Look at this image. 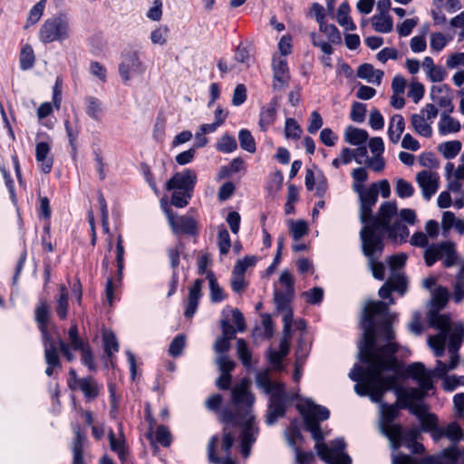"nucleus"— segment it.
Listing matches in <instances>:
<instances>
[{"instance_id":"64","label":"nucleus","mask_w":464,"mask_h":464,"mask_svg":"<svg viewBox=\"0 0 464 464\" xmlns=\"http://www.w3.org/2000/svg\"><path fill=\"white\" fill-rule=\"evenodd\" d=\"M453 301L457 304L464 300V279L462 276H459L453 285Z\"/></svg>"},{"instance_id":"10","label":"nucleus","mask_w":464,"mask_h":464,"mask_svg":"<svg viewBox=\"0 0 464 464\" xmlns=\"http://www.w3.org/2000/svg\"><path fill=\"white\" fill-rule=\"evenodd\" d=\"M407 373L416 380L420 385V388L408 390L411 401L423 400L427 392L434 388L433 381L426 373L425 365L422 362H413L407 367Z\"/></svg>"},{"instance_id":"6","label":"nucleus","mask_w":464,"mask_h":464,"mask_svg":"<svg viewBox=\"0 0 464 464\" xmlns=\"http://www.w3.org/2000/svg\"><path fill=\"white\" fill-rule=\"evenodd\" d=\"M398 208L395 201H385L381 204L375 216L368 221V225H374V227L388 234L393 240L405 241L409 237L407 226L398 218Z\"/></svg>"},{"instance_id":"22","label":"nucleus","mask_w":464,"mask_h":464,"mask_svg":"<svg viewBox=\"0 0 464 464\" xmlns=\"http://www.w3.org/2000/svg\"><path fill=\"white\" fill-rule=\"evenodd\" d=\"M435 441L440 440L442 438H447L453 444H457L464 439V432L456 421H452L446 426H440V430L436 431Z\"/></svg>"},{"instance_id":"1","label":"nucleus","mask_w":464,"mask_h":464,"mask_svg":"<svg viewBox=\"0 0 464 464\" xmlns=\"http://www.w3.org/2000/svg\"><path fill=\"white\" fill-rule=\"evenodd\" d=\"M393 304L392 295L388 302L368 301L361 315L362 334L358 343V357L361 362H372L368 372L375 380L382 370L395 369L397 365L398 344L392 342L395 337L392 324L397 314L389 311V305Z\"/></svg>"},{"instance_id":"18","label":"nucleus","mask_w":464,"mask_h":464,"mask_svg":"<svg viewBox=\"0 0 464 464\" xmlns=\"http://www.w3.org/2000/svg\"><path fill=\"white\" fill-rule=\"evenodd\" d=\"M438 179V174L430 170H422L417 174V183L421 188L422 196L426 200H430L437 192L439 188Z\"/></svg>"},{"instance_id":"25","label":"nucleus","mask_w":464,"mask_h":464,"mask_svg":"<svg viewBox=\"0 0 464 464\" xmlns=\"http://www.w3.org/2000/svg\"><path fill=\"white\" fill-rule=\"evenodd\" d=\"M72 389H80L87 399H95L99 395V386L92 376L81 378L77 381V385L72 386Z\"/></svg>"},{"instance_id":"62","label":"nucleus","mask_w":464,"mask_h":464,"mask_svg":"<svg viewBox=\"0 0 464 464\" xmlns=\"http://www.w3.org/2000/svg\"><path fill=\"white\" fill-rule=\"evenodd\" d=\"M185 336L183 334L177 335L170 343L169 353L171 356L177 357L182 353L185 346Z\"/></svg>"},{"instance_id":"4","label":"nucleus","mask_w":464,"mask_h":464,"mask_svg":"<svg viewBox=\"0 0 464 464\" xmlns=\"http://www.w3.org/2000/svg\"><path fill=\"white\" fill-rule=\"evenodd\" d=\"M298 409L304 417L306 430L311 432L313 439L317 442L315 448L319 457L324 461L331 463L334 459V453L332 449H329L326 444L321 443L324 436L319 425L320 421L326 420L329 418V410L314 403L310 400H306L303 404L299 405Z\"/></svg>"},{"instance_id":"36","label":"nucleus","mask_w":464,"mask_h":464,"mask_svg":"<svg viewBox=\"0 0 464 464\" xmlns=\"http://www.w3.org/2000/svg\"><path fill=\"white\" fill-rule=\"evenodd\" d=\"M350 5L347 2L342 3L337 10V22L346 30L353 31L356 29L355 24L349 15Z\"/></svg>"},{"instance_id":"12","label":"nucleus","mask_w":464,"mask_h":464,"mask_svg":"<svg viewBox=\"0 0 464 464\" xmlns=\"http://www.w3.org/2000/svg\"><path fill=\"white\" fill-rule=\"evenodd\" d=\"M68 340L71 343L72 349L78 351L82 355V362L88 367L90 371L95 370L94 358L89 343L84 342L79 335L78 326L72 323L68 331Z\"/></svg>"},{"instance_id":"59","label":"nucleus","mask_w":464,"mask_h":464,"mask_svg":"<svg viewBox=\"0 0 464 464\" xmlns=\"http://www.w3.org/2000/svg\"><path fill=\"white\" fill-rule=\"evenodd\" d=\"M366 105L361 102H353L351 109L350 118L354 122H363L365 120Z\"/></svg>"},{"instance_id":"45","label":"nucleus","mask_w":464,"mask_h":464,"mask_svg":"<svg viewBox=\"0 0 464 464\" xmlns=\"http://www.w3.org/2000/svg\"><path fill=\"white\" fill-rule=\"evenodd\" d=\"M238 140L241 149L250 153H254L256 151V141L248 130H241L238 133Z\"/></svg>"},{"instance_id":"26","label":"nucleus","mask_w":464,"mask_h":464,"mask_svg":"<svg viewBox=\"0 0 464 464\" xmlns=\"http://www.w3.org/2000/svg\"><path fill=\"white\" fill-rule=\"evenodd\" d=\"M368 138V132L362 129L348 126L344 130V141L353 146H361L364 144Z\"/></svg>"},{"instance_id":"41","label":"nucleus","mask_w":464,"mask_h":464,"mask_svg":"<svg viewBox=\"0 0 464 464\" xmlns=\"http://www.w3.org/2000/svg\"><path fill=\"white\" fill-rule=\"evenodd\" d=\"M294 295L295 293H290L289 291H280L276 289L274 292V301L276 309L278 311L287 310Z\"/></svg>"},{"instance_id":"40","label":"nucleus","mask_w":464,"mask_h":464,"mask_svg":"<svg viewBox=\"0 0 464 464\" xmlns=\"http://www.w3.org/2000/svg\"><path fill=\"white\" fill-rule=\"evenodd\" d=\"M207 279L209 282L210 288V299L213 303L221 302L226 298V295L224 294L222 288L219 286L215 275L212 271H208L207 275Z\"/></svg>"},{"instance_id":"48","label":"nucleus","mask_w":464,"mask_h":464,"mask_svg":"<svg viewBox=\"0 0 464 464\" xmlns=\"http://www.w3.org/2000/svg\"><path fill=\"white\" fill-rule=\"evenodd\" d=\"M237 356L240 359L242 364L246 368H249L251 366V353L247 348V344L246 341L242 338L237 340Z\"/></svg>"},{"instance_id":"29","label":"nucleus","mask_w":464,"mask_h":464,"mask_svg":"<svg viewBox=\"0 0 464 464\" xmlns=\"http://www.w3.org/2000/svg\"><path fill=\"white\" fill-rule=\"evenodd\" d=\"M405 129V121L403 117L401 114H395L391 118L389 128H388V136L390 141L393 144L399 142L401 136Z\"/></svg>"},{"instance_id":"11","label":"nucleus","mask_w":464,"mask_h":464,"mask_svg":"<svg viewBox=\"0 0 464 464\" xmlns=\"http://www.w3.org/2000/svg\"><path fill=\"white\" fill-rule=\"evenodd\" d=\"M353 191L359 198V218L361 223H366L372 218V208L378 200L377 183H372L368 188L363 185L353 186Z\"/></svg>"},{"instance_id":"13","label":"nucleus","mask_w":464,"mask_h":464,"mask_svg":"<svg viewBox=\"0 0 464 464\" xmlns=\"http://www.w3.org/2000/svg\"><path fill=\"white\" fill-rule=\"evenodd\" d=\"M145 70L146 66L136 51H128L122 54L119 73L124 82L130 81L134 74H142Z\"/></svg>"},{"instance_id":"7","label":"nucleus","mask_w":464,"mask_h":464,"mask_svg":"<svg viewBox=\"0 0 464 464\" xmlns=\"http://www.w3.org/2000/svg\"><path fill=\"white\" fill-rule=\"evenodd\" d=\"M71 33L69 15L60 13L44 22L39 31V39L44 44L63 42L71 36Z\"/></svg>"},{"instance_id":"49","label":"nucleus","mask_w":464,"mask_h":464,"mask_svg":"<svg viewBox=\"0 0 464 464\" xmlns=\"http://www.w3.org/2000/svg\"><path fill=\"white\" fill-rule=\"evenodd\" d=\"M34 64V54L33 48L26 44L24 45L20 53V67L22 70L31 69Z\"/></svg>"},{"instance_id":"61","label":"nucleus","mask_w":464,"mask_h":464,"mask_svg":"<svg viewBox=\"0 0 464 464\" xmlns=\"http://www.w3.org/2000/svg\"><path fill=\"white\" fill-rule=\"evenodd\" d=\"M155 436L157 442L161 446L169 447L171 444V433L166 426H158Z\"/></svg>"},{"instance_id":"50","label":"nucleus","mask_w":464,"mask_h":464,"mask_svg":"<svg viewBox=\"0 0 464 464\" xmlns=\"http://www.w3.org/2000/svg\"><path fill=\"white\" fill-rule=\"evenodd\" d=\"M237 144L236 139L228 134H224L217 143V150L224 153H231L236 150Z\"/></svg>"},{"instance_id":"58","label":"nucleus","mask_w":464,"mask_h":464,"mask_svg":"<svg viewBox=\"0 0 464 464\" xmlns=\"http://www.w3.org/2000/svg\"><path fill=\"white\" fill-rule=\"evenodd\" d=\"M290 232L294 240L297 241L307 234V224L304 220L292 221Z\"/></svg>"},{"instance_id":"39","label":"nucleus","mask_w":464,"mask_h":464,"mask_svg":"<svg viewBox=\"0 0 464 464\" xmlns=\"http://www.w3.org/2000/svg\"><path fill=\"white\" fill-rule=\"evenodd\" d=\"M387 283L392 291L398 292L401 295H403L407 291V279L401 272L392 273Z\"/></svg>"},{"instance_id":"14","label":"nucleus","mask_w":464,"mask_h":464,"mask_svg":"<svg viewBox=\"0 0 464 464\" xmlns=\"http://www.w3.org/2000/svg\"><path fill=\"white\" fill-rule=\"evenodd\" d=\"M232 315V319L234 320L237 330L238 332H244L246 329L245 318L243 314L237 310L233 309L229 306L225 307L222 310L223 319L221 320V329H222V336L223 338H227V340H232L235 338L236 330L233 325L228 322L229 315Z\"/></svg>"},{"instance_id":"31","label":"nucleus","mask_w":464,"mask_h":464,"mask_svg":"<svg viewBox=\"0 0 464 464\" xmlns=\"http://www.w3.org/2000/svg\"><path fill=\"white\" fill-rule=\"evenodd\" d=\"M218 442V437L217 435L212 436L207 446L208 459L212 464H237L234 459L227 456L220 458L216 454V447Z\"/></svg>"},{"instance_id":"55","label":"nucleus","mask_w":464,"mask_h":464,"mask_svg":"<svg viewBox=\"0 0 464 464\" xmlns=\"http://www.w3.org/2000/svg\"><path fill=\"white\" fill-rule=\"evenodd\" d=\"M49 316V306L46 303H42L39 306H37L35 309V320L38 324L39 329L47 327Z\"/></svg>"},{"instance_id":"23","label":"nucleus","mask_w":464,"mask_h":464,"mask_svg":"<svg viewBox=\"0 0 464 464\" xmlns=\"http://www.w3.org/2000/svg\"><path fill=\"white\" fill-rule=\"evenodd\" d=\"M278 105V99L275 97L266 107L262 108L260 111L259 126L263 130H266L268 127L275 122Z\"/></svg>"},{"instance_id":"51","label":"nucleus","mask_w":464,"mask_h":464,"mask_svg":"<svg viewBox=\"0 0 464 464\" xmlns=\"http://www.w3.org/2000/svg\"><path fill=\"white\" fill-rule=\"evenodd\" d=\"M257 258L256 256H246L242 259H239L236 262L233 274L244 275L247 268L252 267L256 265Z\"/></svg>"},{"instance_id":"35","label":"nucleus","mask_w":464,"mask_h":464,"mask_svg":"<svg viewBox=\"0 0 464 464\" xmlns=\"http://www.w3.org/2000/svg\"><path fill=\"white\" fill-rule=\"evenodd\" d=\"M449 113L450 112H443L439 123V130L442 135L458 132L461 127L459 121L450 117Z\"/></svg>"},{"instance_id":"52","label":"nucleus","mask_w":464,"mask_h":464,"mask_svg":"<svg viewBox=\"0 0 464 464\" xmlns=\"http://www.w3.org/2000/svg\"><path fill=\"white\" fill-rule=\"evenodd\" d=\"M395 192L399 198H406L414 194V188L409 181L398 179L395 183Z\"/></svg>"},{"instance_id":"60","label":"nucleus","mask_w":464,"mask_h":464,"mask_svg":"<svg viewBox=\"0 0 464 464\" xmlns=\"http://www.w3.org/2000/svg\"><path fill=\"white\" fill-rule=\"evenodd\" d=\"M218 247L219 252L221 255H226L228 253L230 246H231V241H230V236L228 231L226 228H220L218 231Z\"/></svg>"},{"instance_id":"15","label":"nucleus","mask_w":464,"mask_h":464,"mask_svg":"<svg viewBox=\"0 0 464 464\" xmlns=\"http://www.w3.org/2000/svg\"><path fill=\"white\" fill-rule=\"evenodd\" d=\"M197 173L191 169H186L176 172L166 183V189L170 191L172 188L184 189L193 192L197 183Z\"/></svg>"},{"instance_id":"8","label":"nucleus","mask_w":464,"mask_h":464,"mask_svg":"<svg viewBox=\"0 0 464 464\" xmlns=\"http://www.w3.org/2000/svg\"><path fill=\"white\" fill-rule=\"evenodd\" d=\"M379 403L381 411V431L389 440L391 447L396 450L401 447L403 431L400 424L393 423V420L399 415V406L397 403L392 405L382 401Z\"/></svg>"},{"instance_id":"2","label":"nucleus","mask_w":464,"mask_h":464,"mask_svg":"<svg viewBox=\"0 0 464 464\" xmlns=\"http://www.w3.org/2000/svg\"><path fill=\"white\" fill-rule=\"evenodd\" d=\"M250 381L243 378L231 390V409L226 407L220 413V420L225 424L223 429L222 450L228 454L233 447L235 437L228 426L242 429L240 434V452L246 459L250 456L251 448L256 440L258 428L255 424L252 412L255 396L249 391Z\"/></svg>"},{"instance_id":"5","label":"nucleus","mask_w":464,"mask_h":464,"mask_svg":"<svg viewBox=\"0 0 464 464\" xmlns=\"http://www.w3.org/2000/svg\"><path fill=\"white\" fill-rule=\"evenodd\" d=\"M256 382L258 388L270 396L266 414V423L273 425L279 418L285 416L286 405L289 402L285 385L282 382H273L267 371L257 372Z\"/></svg>"},{"instance_id":"3","label":"nucleus","mask_w":464,"mask_h":464,"mask_svg":"<svg viewBox=\"0 0 464 464\" xmlns=\"http://www.w3.org/2000/svg\"><path fill=\"white\" fill-rule=\"evenodd\" d=\"M362 363L366 365L365 368L355 364L349 373L350 379L356 382L354 392L359 396H368L372 401L381 402L384 393L388 390H393L401 408L408 409L411 406L408 390L398 386L401 378V366L398 361L395 369L382 370L376 380L368 372L372 362Z\"/></svg>"},{"instance_id":"30","label":"nucleus","mask_w":464,"mask_h":464,"mask_svg":"<svg viewBox=\"0 0 464 464\" xmlns=\"http://www.w3.org/2000/svg\"><path fill=\"white\" fill-rule=\"evenodd\" d=\"M458 363L459 362L455 355L451 358L450 357V362L448 363L440 360H437L435 368L430 371L426 370V373L430 376L431 380L433 377L442 378L448 373V372L455 369Z\"/></svg>"},{"instance_id":"19","label":"nucleus","mask_w":464,"mask_h":464,"mask_svg":"<svg viewBox=\"0 0 464 464\" xmlns=\"http://www.w3.org/2000/svg\"><path fill=\"white\" fill-rule=\"evenodd\" d=\"M430 98L440 107L446 109L444 112H452L454 106L452 104V94L450 89L443 84L432 86L430 90Z\"/></svg>"},{"instance_id":"9","label":"nucleus","mask_w":464,"mask_h":464,"mask_svg":"<svg viewBox=\"0 0 464 464\" xmlns=\"http://www.w3.org/2000/svg\"><path fill=\"white\" fill-rule=\"evenodd\" d=\"M363 226L360 231L361 249L367 260L380 259L384 250L385 232L368 225Z\"/></svg>"},{"instance_id":"57","label":"nucleus","mask_w":464,"mask_h":464,"mask_svg":"<svg viewBox=\"0 0 464 464\" xmlns=\"http://www.w3.org/2000/svg\"><path fill=\"white\" fill-rule=\"evenodd\" d=\"M45 7V0H40L37 4H35L33 8L30 10L27 24L25 27H28L30 24H34L37 23L43 15L44 10Z\"/></svg>"},{"instance_id":"17","label":"nucleus","mask_w":464,"mask_h":464,"mask_svg":"<svg viewBox=\"0 0 464 464\" xmlns=\"http://www.w3.org/2000/svg\"><path fill=\"white\" fill-rule=\"evenodd\" d=\"M164 212L174 233L196 234L197 226L194 218L187 216L176 217L169 207L164 208Z\"/></svg>"},{"instance_id":"28","label":"nucleus","mask_w":464,"mask_h":464,"mask_svg":"<svg viewBox=\"0 0 464 464\" xmlns=\"http://www.w3.org/2000/svg\"><path fill=\"white\" fill-rule=\"evenodd\" d=\"M428 317L430 326L440 330V334H448L450 330V321L448 315L440 314L439 311L436 310H430Z\"/></svg>"},{"instance_id":"56","label":"nucleus","mask_w":464,"mask_h":464,"mask_svg":"<svg viewBox=\"0 0 464 464\" xmlns=\"http://www.w3.org/2000/svg\"><path fill=\"white\" fill-rule=\"evenodd\" d=\"M108 437L111 450L116 452L119 458L123 461L125 458L124 440L121 439H117L112 430L109 432Z\"/></svg>"},{"instance_id":"27","label":"nucleus","mask_w":464,"mask_h":464,"mask_svg":"<svg viewBox=\"0 0 464 464\" xmlns=\"http://www.w3.org/2000/svg\"><path fill=\"white\" fill-rule=\"evenodd\" d=\"M357 76L361 79L366 80L368 82L380 85L383 76V72L375 70L370 63H363L359 66L357 70Z\"/></svg>"},{"instance_id":"33","label":"nucleus","mask_w":464,"mask_h":464,"mask_svg":"<svg viewBox=\"0 0 464 464\" xmlns=\"http://www.w3.org/2000/svg\"><path fill=\"white\" fill-rule=\"evenodd\" d=\"M411 123L414 130L420 136L430 138L432 135L430 124L426 121L423 114H412Z\"/></svg>"},{"instance_id":"54","label":"nucleus","mask_w":464,"mask_h":464,"mask_svg":"<svg viewBox=\"0 0 464 464\" xmlns=\"http://www.w3.org/2000/svg\"><path fill=\"white\" fill-rule=\"evenodd\" d=\"M103 344L106 354L111 357L114 353L119 351L118 341L111 332H106L103 334Z\"/></svg>"},{"instance_id":"44","label":"nucleus","mask_w":464,"mask_h":464,"mask_svg":"<svg viewBox=\"0 0 464 464\" xmlns=\"http://www.w3.org/2000/svg\"><path fill=\"white\" fill-rule=\"evenodd\" d=\"M462 144L459 140L447 141L440 145V150L447 160L455 158L461 150Z\"/></svg>"},{"instance_id":"16","label":"nucleus","mask_w":464,"mask_h":464,"mask_svg":"<svg viewBox=\"0 0 464 464\" xmlns=\"http://www.w3.org/2000/svg\"><path fill=\"white\" fill-rule=\"evenodd\" d=\"M273 68V89L280 91L288 86L290 73L287 60L285 57L275 55L272 63Z\"/></svg>"},{"instance_id":"42","label":"nucleus","mask_w":464,"mask_h":464,"mask_svg":"<svg viewBox=\"0 0 464 464\" xmlns=\"http://www.w3.org/2000/svg\"><path fill=\"white\" fill-rule=\"evenodd\" d=\"M420 425L424 431H430L431 433L432 439L436 440V430H440V427L438 426V418L435 414L428 413L424 414L420 419Z\"/></svg>"},{"instance_id":"24","label":"nucleus","mask_w":464,"mask_h":464,"mask_svg":"<svg viewBox=\"0 0 464 464\" xmlns=\"http://www.w3.org/2000/svg\"><path fill=\"white\" fill-rule=\"evenodd\" d=\"M451 250V246L443 242L429 247L424 254L425 263L428 266H431L435 262L440 259L444 254H449Z\"/></svg>"},{"instance_id":"20","label":"nucleus","mask_w":464,"mask_h":464,"mask_svg":"<svg viewBox=\"0 0 464 464\" xmlns=\"http://www.w3.org/2000/svg\"><path fill=\"white\" fill-rule=\"evenodd\" d=\"M51 146L45 141H40L35 147V159L40 169L48 174L51 172L53 165V159L50 155Z\"/></svg>"},{"instance_id":"37","label":"nucleus","mask_w":464,"mask_h":464,"mask_svg":"<svg viewBox=\"0 0 464 464\" xmlns=\"http://www.w3.org/2000/svg\"><path fill=\"white\" fill-rule=\"evenodd\" d=\"M449 300V291L444 286H438L432 294V310L440 311L445 307Z\"/></svg>"},{"instance_id":"46","label":"nucleus","mask_w":464,"mask_h":464,"mask_svg":"<svg viewBox=\"0 0 464 464\" xmlns=\"http://www.w3.org/2000/svg\"><path fill=\"white\" fill-rule=\"evenodd\" d=\"M42 334V342L44 348V355L46 354H59L57 343L53 336L48 332L47 327L39 329Z\"/></svg>"},{"instance_id":"21","label":"nucleus","mask_w":464,"mask_h":464,"mask_svg":"<svg viewBox=\"0 0 464 464\" xmlns=\"http://www.w3.org/2000/svg\"><path fill=\"white\" fill-rule=\"evenodd\" d=\"M203 280L196 279L189 287L188 302L184 315L186 318H191L197 312L199 299L201 298Z\"/></svg>"},{"instance_id":"53","label":"nucleus","mask_w":464,"mask_h":464,"mask_svg":"<svg viewBox=\"0 0 464 464\" xmlns=\"http://www.w3.org/2000/svg\"><path fill=\"white\" fill-rule=\"evenodd\" d=\"M285 137L292 140H298L302 134L301 126L294 118H287L285 126Z\"/></svg>"},{"instance_id":"47","label":"nucleus","mask_w":464,"mask_h":464,"mask_svg":"<svg viewBox=\"0 0 464 464\" xmlns=\"http://www.w3.org/2000/svg\"><path fill=\"white\" fill-rule=\"evenodd\" d=\"M68 312V293L64 285H61L60 294L57 298L56 313L60 319L63 320Z\"/></svg>"},{"instance_id":"32","label":"nucleus","mask_w":464,"mask_h":464,"mask_svg":"<svg viewBox=\"0 0 464 464\" xmlns=\"http://www.w3.org/2000/svg\"><path fill=\"white\" fill-rule=\"evenodd\" d=\"M372 24L376 32L387 34L392 30L393 21L389 14H378L372 16Z\"/></svg>"},{"instance_id":"38","label":"nucleus","mask_w":464,"mask_h":464,"mask_svg":"<svg viewBox=\"0 0 464 464\" xmlns=\"http://www.w3.org/2000/svg\"><path fill=\"white\" fill-rule=\"evenodd\" d=\"M170 191H173L170 203L176 208H182L188 206L193 196V192L184 189L172 188Z\"/></svg>"},{"instance_id":"43","label":"nucleus","mask_w":464,"mask_h":464,"mask_svg":"<svg viewBox=\"0 0 464 464\" xmlns=\"http://www.w3.org/2000/svg\"><path fill=\"white\" fill-rule=\"evenodd\" d=\"M408 448L413 454H422L424 452V446L416 441L415 433L413 431L409 432L408 434H404L402 431V444Z\"/></svg>"},{"instance_id":"34","label":"nucleus","mask_w":464,"mask_h":464,"mask_svg":"<svg viewBox=\"0 0 464 464\" xmlns=\"http://www.w3.org/2000/svg\"><path fill=\"white\" fill-rule=\"evenodd\" d=\"M86 113L93 121H100L103 111L102 102L96 97L87 96L84 100Z\"/></svg>"},{"instance_id":"63","label":"nucleus","mask_w":464,"mask_h":464,"mask_svg":"<svg viewBox=\"0 0 464 464\" xmlns=\"http://www.w3.org/2000/svg\"><path fill=\"white\" fill-rule=\"evenodd\" d=\"M372 276L378 280H383L385 275V266L380 259L367 260Z\"/></svg>"}]
</instances>
